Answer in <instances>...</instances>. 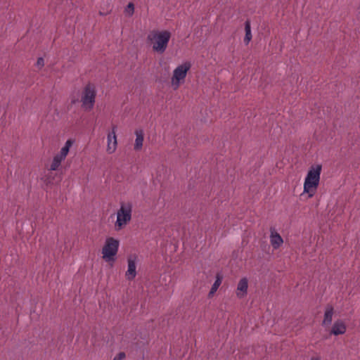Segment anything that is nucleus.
<instances>
[{
    "mask_svg": "<svg viewBox=\"0 0 360 360\" xmlns=\"http://www.w3.org/2000/svg\"><path fill=\"white\" fill-rule=\"evenodd\" d=\"M321 165H314L309 168L304 183V193L309 195V198L313 197L318 188L320 176L321 172Z\"/></svg>",
    "mask_w": 360,
    "mask_h": 360,
    "instance_id": "1",
    "label": "nucleus"
},
{
    "mask_svg": "<svg viewBox=\"0 0 360 360\" xmlns=\"http://www.w3.org/2000/svg\"><path fill=\"white\" fill-rule=\"evenodd\" d=\"M132 205L131 202H122L117 212L115 224L116 231L122 229L131 219Z\"/></svg>",
    "mask_w": 360,
    "mask_h": 360,
    "instance_id": "2",
    "label": "nucleus"
},
{
    "mask_svg": "<svg viewBox=\"0 0 360 360\" xmlns=\"http://www.w3.org/2000/svg\"><path fill=\"white\" fill-rule=\"evenodd\" d=\"M191 68L190 62H185L178 65L173 71V75L171 78L172 86L174 90L179 89L180 85L183 84L187 75V72Z\"/></svg>",
    "mask_w": 360,
    "mask_h": 360,
    "instance_id": "3",
    "label": "nucleus"
},
{
    "mask_svg": "<svg viewBox=\"0 0 360 360\" xmlns=\"http://www.w3.org/2000/svg\"><path fill=\"white\" fill-rule=\"evenodd\" d=\"M120 242L112 237L107 238L102 248L103 258L105 262H114L117 253Z\"/></svg>",
    "mask_w": 360,
    "mask_h": 360,
    "instance_id": "4",
    "label": "nucleus"
},
{
    "mask_svg": "<svg viewBox=\"0 0 360 360\" xmlns=\"http://www.w3.org/2000/svg\"><path fill=\"white\" fill-rule=\"evenodd\" d=\"M96 96V90L94 84H86L82 93L81 102L85 110H91L94 105Z\"/></svg>",
    "mask_w": 360,
    "mask_h": 360,
    "instance_id": "5",
    "label": "nucleus"
},
{
    "mask_svg": "<svg viewBox=\"0 0 360 360\" xmlns=\"http://www.w3.org/2000/svg\"><path fill=\"white\" fill-rule=\"evenodd\" d=\"M171 37L168 30H153L148 36V41L156 45H166Z\"/></svg>",
    "mask_w": 360,
    "mask_h": 360,
    "instance_id": "6",
    "label": "nucleus"
},
{
    "mask_svg": "<svg viewBox=\"0 0 360 360\" xmlns=\"http://www.w3.org/2000/svg\"><path fill=\"white\" fill-rule=\"evenodd\" d=\"M116 129L117 127L113 126L112 128V131L108 134V144L106 151L108 154L113 153L117 149V141L116 136Z\"/></svg>",
    "mask_w": 360,
    "mask_h": 360,
    "instance_id": "7",
    "label": "nucleus"
},
{
    "mask_svg": "<svg viewBox=\"0 0 360 360\" xmlns=\"http://www.w3.org/2000/svg\"><path fill=\"white\" fill-rule=\"evenodd\" d=\"M127 262L128 269L126 271L125 276L128 280L131 281L136 275V256H129L127 259Z\"/></svg>",
    "mask_w": 360,
    "mask_h": 360,
    "instance_id": "8",
    "label": "nucleus"
},
{
    "mask_svg": "<svg viewBox=\"0 0 360 360\" xmlns=\"http://www.w3.org/2000/svg\"><path fill=\"white\" fill-rule=\"evenodd\" d=\"M270 243L274 249H278L283 243V240L274 228L270 229Z\"/></svg>",
    "mask_w": 360,
    "mask_h": 360,
    "instance_id": "9",
    "label": "nucleus"
},
{
    "mask_svg": "<svg viewBox=\"0 0 360 360\" xmlns=\"http://www.w3.org/2000/svg\"><path fill=\"white\" fill-rule=\"evenodd\" d=\"M248 288V281L246 278H241L237 286L236 295L239 298H242L247 295Z\"/></svg>",
    "mask_w": 360,
    "mask_h": 360,
    "instance_id": "10",
    "label": "nucleus"
},
{
    "mask_svg": "<svg viewBox=\"0 0 360 360\" xmlns=\"http://www.w3.org/2000/svg\"><path fill=\"white\" fill-rule=\"evenodd\" d=\"M136 139L134 148L135 150H140L142 148L144 133L142 129H136L135 131Z\"/></svg>",
    "mask_w": 360,
    "mask_h": 360,
    "instance_id": "11",
    "label": "nucleus"
},
{
    "mask_svg": "<svg viewBox=\"0 0 360 360\" xmlns=\"http://www.w3.org/2000/svg\"><path fill=\"white\" fill-rule=\"evenodd\" d=\"M346 331V326L342 321H336L332 328L331 333L335 335L344 334Z\"/></svg>",
    "mask_w": 360,
    "mask_h": 360,
    "instance_id": "12",
    "label": "nucleus"
},
{
    "mask_svg": "<svg viewBox=\"0 0 360 360\" xmlns=\"http://www.w3.org/2000/svg\"><path fill=\"white\" fill-rule=\"evenodd\" d=\"M333 313H334L333 307L330 304H328L326 307L323 324H330L332 322Z\"/></svg>",
    "mask_w": 360,
    "mask_h": 360,
    "instance_id": "13",
    "label": "nucleus"
},
{
    "mask_svg": "<svg viewBox=\"0 0 360 360\" xmlns=\"http://www.w3.org/2000/svg\"><path fill=\"white\" fill-rule=\"evenodd\" d=\"M73 144V141L72 139H68L66 142L65 146L61 148L60 153L57 154L60 160H65L67 155L68 154L70 148Z\"/></svg>",
    "mask_w": 360,
    "mask_h": 360,
    "instance_id": "14",
    "label": "nucleus"
},
{
    "mask_svg": "<svg viewBox=\"0 0 360 360\" xmlns=\"http://www.w3.org/2000/svg\"><path fill=\"white\" fill-rule=\"evenodd\" d=\"M245 36L244 38V42L245 44H249L252 39L250 22L249 21H246L245 23Z\"/></svg>",
    "mask_w": 360,
    "mask_h": 360,
    "instance_id": "15",
    "label": "nucleus"
},
{
    "mask_svg": "<svg viewBox=\"0 0 360 360\" xmlns=\"http://www.w3.org/2000/svg\"><path fill=\"white\" fill-rule=\"evenodd\" d=\"M63 160H60L58 155H55L53 159V161L51 164L50 170L55 171V170L58 169V168L60 165V163Z\"/></svg>",
    "mask_w": 360,
    "mask_h": 360,
    "instance_id": "16",
    "label": "nucleus"
},
{
    "mask_svg": "<svg viewBox=\"0 0 360 360\" xmlns=\"http://www.w3.org/2000/svg\"><path fill=\"white\" fill-rule=\"evenodd\" d=\"M221 278L219 276H217V279L214 281V284L212 285L211 290L209 292V297L212 295L217 290L218 288L221 285Z\"/></svg>",
    "mask_w": 360,
    "mask_h": 360,
    "instance_id": "17",
    "label": "nucleus"
},
{
    "mask_svg": "<svg viewBox=\"0 0 360 360\" xmlns=\"http://www.w3.org/2000/svg\"><path fill=\"white\" fill-rule=\"evenodd\" d=\"M134 5L133 3L130 2L127 4V7L124 9V13L127 16L131 17L134 15Z\"/></svg>",
    "mask_w": 360,
    "mask_h": 360,
    "instance_id": "18",
    "label": "nucleus"
},
{
    "mask_svg": "<svg viewBox=\"0 0 360 360\" xmlns=\"http://www.w3.org/2000/svg\"><path fill=\"white\" fill-rule=\"evenodd\" d=\"M44 65V60L42 57H39L38 58L37 60V63H36V66L37 68H39V69H41V68H43Z\"/></svg>",
    "mask_w": 360,
    "mask_h": 360,
    "instance_id": "19",
    "label": "nucleus"
},
{
    "mask_svg": "<svg viewBox=\"0 0 360 360\" xmlns=\"http://www.w3.org/2000/svg\"><path fill=\"white\" fill-rule=\"evenodd\" d=\"M153 50L155 52H158L159 53H162L165 51L167 46H153Z\"/></svg>",
    "mask_w": 360,
    "mask_h": 360,
    "instance_id": "20",
    "label": "nucleus"
},
{
    "mask_svg": "<svg viewBox=\"0 0 360 360\" xmlns=\"http://www.w3.org/2000/svg\"><path fill=\"white\" fill-rule=\"evenodd\" d=\"M126 357L124 352H120L117 354L113 360H123Z\"/></svg>",
    "mask_w": 360,
    "mask_h": 360,
    "instance_id": "21",
    "label": "nucleus"
},
{
    "mask_svg": "<svg viewBox=\"0 0 360 360\" xmlns=\"http://www.w3.org/2000/svg\"><path fill=\"white\" fill-rule=\"evenodd\" d=\"M311 360H320V357H319V356H313V357H311Z\"/></svg>",
    "mask_w": 360,
    "mask_h": 360,
    "instance_id": "22",
    "label": "nucleus"
},
{
    "mask_svg": "<svg viewBox=\"0 0 360 360\" xmlns=\"http://www.w3.org/2000/svg\"><path fill=\"white\" fill-rule=\"evenodd\" d=\"M99 14H100V15H104V13H102V12H101V11L99 12Z\"/></svg>",
    "mask_w": 360,
    "mask_h": 360,
    "instance_id": "23",
    "label": "nucleus"
}]
</instances>
